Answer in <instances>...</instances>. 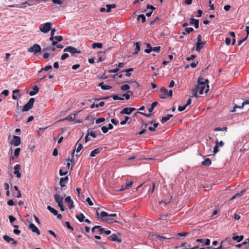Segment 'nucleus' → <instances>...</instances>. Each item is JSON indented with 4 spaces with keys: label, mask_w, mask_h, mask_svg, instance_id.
Returning <instances> with one entry per match:
<instances>
[{
    "label": "nucleus",
    "mask_w": 249,
    "mask_h": 249,
    "mask_svg": "<svg viewBox=\"0 0 249 249\" xmlns=\"http://www.w3.org/2000/svg\"><path fill=\"white\" fill-rule=\"evenodd\" d=\"M47 209L54 215H56L58 214V211L53 208L51 206H48Z\"/></svg>",
    "instance_id": "cd10ccee"
},
{
    "label": "nucleus",
    "mask_w": 249,
    "mask_h": 249,
    "mask_svg": "<svg viewBox=\"0 0 249 249\" xmlns=\"http://www.w3.org/2000/svg\"><path fill=\"white\" fill-rule=\"evenodd\" d=\"M69 57V54L67 53H64L61 57L62 60H65Z\"/></svg>",
    "instance_id": "774afa93"
},
{
    "label": "nucleus",
    "mask_w": 249,
    "mask_h": 249,
    "mask_svg": "<svg viewBox=\"0 0 249 249\" xmlns=\"http://www.w3.org/2000/svg\"><path fill=\"white\" fill-rule=\"evenodd\" d=\"M111 97L113 98V100H123L124 98L119 97L117 95H113L111 96Z\"/></svg>",
    "instance_id": "37998d69"
},
{
    "label": "nucleus",
    "mask_w": 249,
    "mask_h": 249,
    "mask_svg": "<svg viewBox=\"0 0 249 249\" xmlns=\"http://www.w3.org/2000/svg\"><path fill=\"white\" fill-rule=\"evenodd\" d=\"M108 239L111 241L117 242L118 243H121L122 242V239L121 238H119L118 235L116 234H112L108 237Z\"/></svg>",
    "instance_id": "9b49d317"
},
{
    "label": "nucleus",
    "mask_w": 249,
    "mask_h": 249,
    "mask_svg": "<svg viewBox=\"0 0 249 249\" xmlns=\"http://www.w3.org/2000/svg\"><path fill=\"white\" fill-rule=\"evenodd\" d=\"M224 143L223 141L219 142L217 139L215 142V145L213 148V153L216 154L219 151V147L223 146Z\"/></svg>",
    "instance_id": "423d86ee"
},
{
    "label": "nucleus",
    "mask_w": 249,
    "mask_h": 249,
    "mask_svg": "<svg viewBox=\"0 0 249 249\" xmlns=\"http://www.w3.org/2000/svg\"><path fill=\"white\" fill-rule=\"evenodd\" d=\"M190 24L191 25H194L195 28L197 29L199 27V20L192 17L190 19Z\"/></svg>",
    "instance_id": "2eb2a0df"
},
{
    "label": "nucleus",
    "mask_w": 249,
    "mask_h": 249,
    "mask_svg": "<svg viewBox=\"0 0 249 249\" xmlns=\"http://www.w3.org/2000/svg\"><path fill=\"white\" fill-rule=\"evenodd\" d=\"M66 226L68 228V229L73 230V228L70 225V223L69 221L66 222Z\"/></svg>",
    "instance_id": "4d7b16f0"
},
{
    "label": "nucleus",
    "mask_w": 249,
    "mask_h": 249,
    "mask_svg": "<svg viewBox=\"0 0 249 249\" xmlns=\"http://www.w3.org/2000/svg\"><path fill=\"white\" fill-rule=\"evenodd\" d=\"M232 239L233 240L236 241L237 242H241L244 238L243 235H233V236L232 237Z\"/></svg>",
    "instance_id": "b1692460"
},
{
    "label": "nucleus",
    "mask_w": 249,
    "mask_h": 249,
    "mask_svg": "<svg viewBox=\"0 0 249 249\" xmlns=\"http://www.w3.org/2000/svg\"><path fill=\"white\" fill-rule=\"evenodd\" d=\"M245 192V190H243V191H241L240 193H237L235 195L233 196L231 198V200H233V199L235 198L236 197H240L241 196H243Z\"/></svg>",
    "instance_id": "2f4dec72"
},
{
    "label": "nucleus",
    "mask_w": 249,
    "mask_h": 249,
    "mask_svg": "<svg viewBox=\"0 0 249 249\" xmlns=\"http://www.w3.org/2000/svg\"><path fill=\"white\" fill-rule=\"evenodd\" d=\"M51 26L52 23L51 22H47L40 25L39 29L42 32L46 33L51 29Z\"/></svg>",
    "instance_id": "20e7f679"
},
{
    "label": "nucleus",
    "mask_w": 249,
    "mask_h": 249,
    "mask_svg": "<svg viewBox=\"0 0 249 249\" xmlns=\"http://www.w3.org/2000/svg\"><path fill=\"white\" fill-rule=\"evenodd\" d=\"M35 102V98H31L29 100L28 102L23 107L22 111L23 112L27 111L31 109L33 107Z\"/></svg>",
    "instance_id": "39448f33"
},
{
    "label": "nucleus",
    "mask_w": 249,
    "mask_h": 249,
    "mask_svg": "<svg viewBox=\"0 0 249 249\" xmlns=\"http://www.w3.org/2000/svg\"><path fill=\"white\" fill-rule=\"evenodd\" d=\"M206 45V41H202L201 40V36L199 35L197 37V42L195 47H201Z\"/></svg>",
    "instance_id": "f8f14e48"
},
{
    "label": "nucleus",
    "mask_w": 249,
    "mask_h": 249,
    "mask_svg": "<svg viewBox=\"0 0 249 249\" xmlns=\"http://www.w3.org/2000/svg\"><path fill=\"white\" fill-rule=\"evenodd\" d=\"M52 50L53 52L55 51V48H44L42 50L43 52H46Z\"/></svg>",
    "instance_id": "8fccbe9b"
},
{
    "label": "nucleus",
    "mask_w": 249,
    "mask_h": 249,
    "mask_svg": "<svg viewBox=\"0 0 249 249\" xmlns=\"http://www.w3.org/2000/svg\"><path fill=\"white\" fill-rule=\"evenodd\" d=\"M3 238L7 243H9L10 242V240H9V239H10V236H9L8 235H4L3 236Z\"/></svg>",
    "instance_id": "bf43d9fd"
},
{
    "label": "nucleus",
    "mask_w": 249,
    "mask_h": 249,
    "mask_svg": "<svg viewBox=\"0 0 249 249\" xmlns=\"http://www.w3.org/2000/svg\"><path fill=\"white\" fill-rule=\"evenodd\" d=\"M167 90L164 88L162 87L161 88L159 92V97L161 99H165L167 96Z\"/></svg>",
    "instance_id": "0eeeda50"
},
{
    "label": "nucleus",
    "mask_w": 249,
    "mask_h": 249,
    "mask_svg": "<svg viewBox=\"0 0 249 249\" xmlns=\"http://www.w3.org/2000/svg\"><path fill=\"white\" fill-rule=\"evenodd\" d=\"M105 121V119L104 118H100L96 120L95 123L96 124H100L101 123L104 122Z\"/></svg>",
    "instance_id": "09e8293b"
},
{
    "label": "nucleus",
    "mask_w": 249,
    "mask_h": 249,
    "mask_svg": "<svg viewBox=\"0 0 249 249\" xmlns=\"http://www.w3.org/2000/svg\"><path fill=\"white\" fill-rule=\"evenodd\" d=\"M52 1L54 3H57L58 4H61L63 2V0H52Z\"/></svg>",
    "instance_id": "052dcab7"
},
{
    "label": "nucleus",
    "mask_w": 249,
    "mask_h": 249,
    "mask_svg": "<svg viewBox=\"0 0 249 249\" xmlns=\"http://www.w3.org/2000/svg\"><path fill=\"white\" fill-rule=\"evenodd\" d=\"M78 146L76 150L77 153L79 152L83 147L81 143H78Z\"/></svg>",
    "instance_id": "864d4df0"
},
{
    "label": "nucleus",
    "mask_w": 249,
    "mask_h": 249,
    "mask_svg": "<svg viewBox=\"0 0 249 249\" xmlns=\"http://www.w3.org/2000/svg\"><path fill=\"white\" fill-rule=\"evenodd\" d=\"M160 48H148L144 50V52L147 53H151L152 51H154L156 53L160 52Z\"/></svg>",
    "instance_id": "aec40b11"
},
{
    "label": "nucleus",
    "mask_w": 249,
    "mask_h": 249,
    "mask_svg": "<svg viewBox=\"0 0 249 249\" xmlns=\"http://www.w3.org/2000/svg\"><path fill=\"white\" fill-rule=\"evenodd\" d=\"M173 116L172 114H168L166 116L163 117L161 119V122L163 124L168 121Z\"/></svg>",
    "instance_id": "393cba45"
},
{
    "label": "nucleus",
    "mask_w": 249,
    "mask_h": 249,
    "mask_svg": "<svg viewBox=\"0 0 249 249\" xmlns=\"http://www.w3.org/2000/svg\"><path fill=\"white\" fill-rule=\"evenodd\" d=\"M189 234V233L188 232H179L177 234V236H182V237H185L187 235H188Z\"/></svg>",
    "instance_id": "603ef678"
},
{
    "label": "nucleus",
    "mask_w": 249,
    "mask_h": 249,
    "mask_svg": "<svg viewBox=\"0 0 249 249\" xmlns=\"http://www.w3.org/2000/svg\"><path fill=\"white\" fill-rule=\"evenodd\" d=\"M130 89V86L127 84L123 85L121 87V89L122 91H126Z\"/></svg>",
    "instance_id": "4c0bfd02"
},
{
    "label": "nucleus",
    "mask_w": 249,
    "mask_h": 249,
    "mask_svg": "<svg viewBox=\"0 0 249 249\" xmlns=\"http://www.w3.org/2000/svg\"><path fill=\"white\" fill-rule=\"evenodd\" d=\"M54 38L56 40L57 42V41L60 42V41H62L63 39V37L62 36H55L53 37V39Z\"/></svg>",
    "instance_id": "5fc2aeb1"
},
{
    "label": "nucleus",
    "mask_w": 249,
    "mask_h": 249,
    "mask_svg": "<svg viewBox=\"0 0 249 249\" xmlns=\"http://www.w3.org/2000/svg\"><path fill=\"white\" fill-rule=\"evenodd\" d=\"M20 151V149L19 148H17L14 152V155L16 157H18L19 155V153Z\"/></svg>",
    "instance_id": "3c124183"
},
{
    "label": "nucleus",
    "mask_w": 249,
    "mask_h": 249,
    "mask_svg": "<svg viewBox=\"0 0 249 249\" xmlns=\"http://www.w3.org/2000/svg\"><path fill=\"white\" fill-rule=\"evenodd\" d=\"M212 161L209 158H207L203 161H202V164L205 166H209L211 164Z\"/></svg>",
    "instance_id": "c85d7f7f"
},
{
    "label": "nucleus",
    "mask_w": 249,
    "mask_h": 249,
    "mask_svg": "<svg viewBox=\"0 0 249 249\" xmlns=\"http://www.w3.org/2000/svg\"><path fill=\"white\" fill-rule=\"evenodd\" d=\"M8 7H11V8H14V7L22 8V6H21V5L20 4H19L9 5H8Z\"/></svg>",
    "instance_id": "13d9d810"
},
{
    "label": "nucleus",
    "mask_w": 249,
    "mask_h": 249,
    "mask_svg": "<svg viewBox=\"0 0 249 249\" xmlns=\"http://www.w3.org/2000/svg\"><path fill=\"white\" fill-rule=\"evenodd\" d=\"M126 182V185H125V188H126V189L130 188L133 184V181H129L128 180H127Z\"/></svg>",
    "instance_id": "a19ab883"
},
{
    "label": "nucleus",
    "mask_w": 249,
    "mask_h": 249,
    "mask_svg": "<svg viewBox=\"0 0 249 249\" xmlns=\"http://www.w3.org/2000/svg\"><path fill=\"white\" fill-rule=\"evenodd\" d=\"M19 92V89H15L13 91L12 98L13 99L16 100L17 99V96L16 95V94H18Z\"/></svg>",
    "instance_id": "58836bf2"
},
{
    "label": "nucleus",
    "mask_w": 249,
    "mask_h": 249,
    "mask_svg": "<svg viewBox=\"0 0 249 249\" xmlns=\"http://www.w3.org/2000/svg\"><path fill=\"white\" fill-rule=\"evenodd\" d=\"M231 39L230 38L226 37L225 39V43L227 45H229L231 44Z\"/></svg>",
    "instance_id": "338daca9"
},
{
    "label": "nucleus",
    "mask_w": 249,
    "mask_h": 249,
    "mask_svg": "<svg viewBox=\"0 0 249 249\" xmlns=\"http://www.w3.org/2000/svg\"><path fill=\"white\" fill-rule=\"evenodd\" d=\"M137 20L140 21V20H142V23H144L145 22V20H146V18L145 17V16L143 14H141L140 15L138 16V18H137Z\"/></svg>",
    "instance_id": "473e14b6"
},
{
    "label": "nucleus",
    "mask_w": 249,
    "mask_h": 249,
    "mask_svg": "<svg viewBox=\"0 0 249 249\" xmlns=\"http://www.w3.org/2000/svg\"><path fill=\"white\" fill-rule=\"evenodd\" d=\"M8 217H9L10 222L11 223H13L16 220V218L12 215H9Z\"/></svg>",
    "instance_id": "680f3d73"
},
{
    "label": "nucleus",
    "mask_w": 249,
    "mask_h": 249,
    "mask_svg": "<svg viewBox=\"0 0 249 249\" xmlns=\"http://www.w3.org/2000/svg\"><path fill=\"white\" fill-rule=\"evenodd\" d=\"M88 133L89 135V136H90L92 137L93 138L96 137V135L95 133L92 131H89V129L88 130Z\"/></svg>",
    "instance_id": "a18cd8bd"
},
{
    "label": "nucleus",
    "mask_w": 249,
    "mask_h": 249,
    "mask_svg": "<svg viewBox=\"0 0 249 249\" xmlns=\"http://www.w3.org/2000/svg\"><path fill=\"white\" fill-rule=\"evenodd\" d=\"M102 148H97L92 151L90 154V157H94L96 155L99 154L100 152L102 151Z\"/></svg>",
    "instance_id": "a211bd4d"
},
{
    "label": "nucleus",
    "mask_w": 249,
    "mask_h": 249,
    "mask_svg": "<svg viewBox=\"0 0 249 249\" xmlns=\"http://www.w3.org/2000/svg\"><path fill=\"white\" fill-rule=\"evenodd\" d=\"M29 228L32 231V232L36 233L37 235H39L40 234L39 229L33 223H30L29 224Z\"/></svg>",
    "instance_id": "4468645a"
},
{
    "label": "nucleus",
    "mask_w": 249,
    "mask_h": 249,
    "mask_svg": "<svg viewBox=\"0 0 249 249\" xmlns=\"http://www.w3.org/2000/svg\"><path fill=\"white\" fill-rule=\"evenodd\" d=\"M56 202L58 204V206L60 207L61 211H64L65 208L63 205V197L61 196L58 194H56L54 196Z\"/></svg>",
    "instance_id": "7ed1b4c3"
},
{
    "label": "nucleus",
    "mask_w": 249,
    "mask_h": 249,
    "mask_svg": "<svg viewBox=\"0 0 249 249\" xmlns=\"http://www.w3.org/2000/svg\"><path fill=\"white\" fill-rule=\"evenodd\" d=\"M86 201L89 206H92L93 205V203H92V201L91 200L89 197L87 198Z\"/></svg>",
    "instance_id": "0e129e2a"
},
{
    "label": "nucleus",
    "mask_w": 249,
    "mask_h": 249,
    "mask_svg": "<svg viewBox=\"0 0 249 249\" xmlns=\"http://www.w3.org/2000/svg\"><path fill=\"white\" fill-rule=\"evenodd\" d=\"M249 104V99L246 100L245 101H244L242 103V105L241 107H238L236 105H235L233 108V109L232 110L231 112H234L235 111V107H238V108H241L243 106H244L246 105Z\"/></svg>",
    "instance_id": "7c9ffc66"
},
{
    "label": "nucleus",
    "mask_w": 249,
    "mask_h": 249,
    "mask_svg": "<svg viewBox=\"0 0 249 249\" xmlns=\"http://www.w3.org/2000/svg\"><path fill=\"white\" fill-rule=\"evenodd\" d=\"M128 93H130L131 95H133V92L130 90L127 91L125 93H124L123 96L125 97L126 100H129L130 98V94Z\"/></svg>",
    "instance_id": "f704fd0d"
},
{
    "label": "nucleus",
    "mask_w": 249,
    "mask_h": 249,
    "mask_svg": "<svg viewBox=\"0 0 249 249\" xmlns=\"http://www.w3.org/2000/svg\"><path fill=\"white\" fill-rule=\"evenodd\" d=\"M103 233H105L106 235H109L111 233V231L110 230L106 231L104 228H103V229H101L100 234H102Z\"/></svg>",
    "instance_id": "ea45409f"
},
{
    "label": "nucleus",
    "mask_w": 249,
    "mask_h": 249,
    "mask_svg": "<svg viewBox=\"0 0 249 249\" xmlns=\"http://www.w3.org/2000/svg\"><path fill=\"white\" fill-rule=\"evenodd\" d=\"M41 48H28V52L30 53H33L35 54H37L38 53H41Z\"/></svg>",
    "instance_id": "f3484780"
},
{
    "label": "nucleus",
    "mask_w": 249,
    "mask_h": 249,
    "mask_svg": "<svg viewBox=\"0 0 249 249\" xmlns=\"http://www.w3.org/2000/svg\"><path fill=\"white\" fill-rule=\"evenodd\" d=\"M51 37L49 38L50 40H53V35L55 32V29H51Z\"/></svg>",
    "instance_id": "de8ad7c7"
},
{
    "label": "nucleus",
    "mask_w": 249,
    "mask_h": 249,
    "mask_svg": "<svg viewBox=\"0 0 249 249\" xmlns=\"http://www.w3.org/2000/svg\"><path fill=\"white\" fill-rule=\"evenodd\" d=\"M65 202L68 204L69 209H71L74 207L73 202L71 200V196H68L65 199Z\"/></svg>",
    "instance_id": "ddd939ff"
},
{
    "label": "nucleus",
    "mask_w": 249,
    "mask_h": 249,
    "mask_svg": "<svg viewBox=\"0 0 249 249\" xmlns=\"http://www.w3.org/2000/svg\"><path fill=\"white\" fill-rule=\"evenodd\" d=\"M194 31V29L192 27L187 28L186 27L185 28V32H183V35H187L189 33H190L191 32H193Z\"/></svg>",
    "instance_id": "c9c22d12"
},
{
    "label": "nucleus",
    "mask_w": 249,
    "mask_h": 249,
    "mask_svg": "<svg viewBox=\"0 0 249 249\" xmlns=\"http://www.w3.org/2000/svg\"><path fill=\"white\" fill-rule=\"evenodd\" d=\"M52 68V67L51 65L47 66L45 67L42 68L40 71H39V72H40L42 70H44L45 71H48L49 70L51 69Z\"/></svg>",
    "instance_id": "c03bdc74"
},
{
    "label": "nucleus",
    "mask_w": 249,
    "mask_h": 249,
    "mask_svg": "<svg viewBox=\"0 0 249 249\" xmlns=\"http://www.w3.org/2000/svg\"><path fill=\"white\" fill-rule=\"evenodd\" d=\"M21 143L20 138L18 136H14L13 140L11 142V143L16 146L19 145Z\"/></svg>",
    "instance_id": "6e6552de"
},
{
    "label": "nucleus",
    "mask_w": 249,
    "mask_h": 249,
    "mask_svg": "<svg viewBox=\"0 0 249 249\" xmlns=\"http://www.w3.org/2000/svg\"><path fill=\"white\" fill-rule=\"evenodd\" d=\"M135 108L133 107H125L120 112L121 114H130L133 111L135 110Z\"/></svg>",
    "instance_id": "9d476101"
},
{
    "label": "nucleus",
    "mask_w": 249,
    "mask_h": 249,
    "mask_svg": "<svg viewBox=\"0 0 249 249\" xmlns=\"http://www.w3.org/2000/svg\"><path fill=\"white\" fill-rule=\"evenodd\" d=\"M187 107L185 105L184 106H178V110L180 112L183 111Z\"/></svg>",
    "instance_id": "6e6d98bb"
},
{
    "label": "nucleus",
    "mask_w": 249,
    "mask_h": 249,
    "mask_svg": "<svg viewBox=\"0 0 249 249\" xmlns=\"http://www.w3.org/2000/svg\"><path fill=\"white\" fill-rule=\"evenodd\" d=\"M158 104V103L157 102H153L151 104V106L150 108H149L148 109L149 112H152L153 111V110H154V108L157 106Z\"/></svg>",
    "instance_id": "72a5a7b5"
},
{
    "label": "nucleus",
    "mask_w": 249,
    "mask_h": 249,
    "mask_svg": "<svg viewBox=\"0 0 249 249\" xmlns=\"http://www.w3.org/2000/svg\"><path fill=\"white\" fill-rule=\"evenodd\" d=\"M106 12L109 13L111 12L112 8H115L116 7V5L115 4H107L106 5Z\"/></svg>",
    "instance_id": "5701e85b"
},
{
    "label": "nucleus",
    "mask_w": 249,
    "mask_h": 249,
    "mask_svg": "<svg viewBox=\"0 0 249 249\" xmlns=\"http://www.w3.org/2000/svg\"><path fill=\"white\" fill-rule=\"evenodd\" d=\"M75 119V115L74 114H70L64 120H69L71 121H74Z\"/></svg>",
    "instance_id": "e433bc0d"
},
{
    "label": "nucleus",
    "mask_w": 249,
    "mask_h": 249,
    "mask_svg": "<svg viewBox=\"0 0 249 249\" xmlns=\"http://www.w3.org/2000/svg\"><path fill=\"white\" fill-rule=\"evenodd\" d=\"M203 79L199 77L197 79L198 85L196 86V88L192 89L193 95L192 97H197V92L199 94H202L203 93V90L206 88V85L208 83V80L206 79L205 81H203Z\"/></svg>",
    "instance_id": "f257e3e1"
},
{
    "label": "nucleus",
    "mask_w": 249,
    "mask_h": 249,
    "mask_svg": "<svg viewBox=\"0 0 249 249\" xmlns=\"http://www.w3.org/2000/svg\"><path fill=\"white\" fill-rule=\"evenodd\" d=\"M33 89V91L34 92H36V93H37L38 91H39V88L38 87H37V85H35L32 88Z\"/></svg>",
    "instance_id": "e2e57ef3"
},
{
    "label": "nucleus",
    "mask_w": 249,
    "mask_h": 249,
    "mask_svg": "<svg viewBox=\"0 0 249 249\" xmlns=\"http://www.w3.org/2000/svg\"><path fill=\"white\" fill-rule=\"evenodd\" d=\"M76 217L80 222H83L85 218L84 215L82 213L77 214Z\"/></svg>",
    "instance_id": "c756f323"
},
{
    "label": "nucleus",
    "mask_w": 249,
    "mask_h": 249,
    "mask_svg": "<svg viewBox=\"0 0 249 249\" xmlns=\"http://www.w3.org/2000/svg\"><path fill=\"white\" fill-rule=\"evenodd\" d=\"M227 127H224L223 128L220 127H215L214 128L213 131H227Z\"/></svg>",
    "instance_id": "79ce46f5"
},
{
    "label": "nucleus",
    "mask_w": 249,
    "mask_h": 249,
    "mask_svg": "<svg viewBox=\"0 0 249 249\" xmlns=\"http://www.w3.org/2000/svg\"><path fill=\"white\" fill-rule=\"evenodd\" d=\"M99 86L100 87L101 89L104 90L110 89L112 88L110 86L104 85L103 82L100 83L99 84Z\"/></svg>",
    "instance_id": "bb28decb"
},
{
    "label": "nucleus",
    "mask_w": 249,
    "mask_h": 249,
    "mask_svg": "<svg viewBox=\"0 0 249 249\" xmlns=\"http://www.w3.org/2000/svg\"><path fill=\"white\" fill-rule=\"evenodd\" d=\"M64 52H69L71 54H74L76 53H81V52L80 51L78 50L75 48H65L64 50Z\"/></svg>",
    "instance_id": "1a4fd4ad"
},
{
    "label": "nucleus",
    "mask_w": 249,
    "mask_h": 249,
    "mask_svg": "<svg viewBox=\"0 0 249 249\" xmlns=\"http://www.w3.org/2000/svg\"><path fill=\"white\" fill-rule=\"evenodd\" d=\"M101 129H102L103 132L104 133H107V131H108V128H107V127L105 126H102L101 128Z\"/></svg>",
    "instance_id": "69168bd1"
},
{
    "label": "nucleus",
    "mask_w": 249,
    "mask_h": 249,
    "mask_svg": "<svg viewBox=\"0 0 249 249\" xmlns=\"http://www.w3.org/2000/svg\"><path fill=\"white\" fill-rule=\"evenodd\" d=\"M100 216L101 217H105L107 216L116 217L117 214L114 213L111 214H108L107 213L103 211L100 213Z\"/></svg>",
    "instance_id": "412c9836"
},
{
    "label": "nucleus",
    "mask_w": 249,
    "mask_h": 249,
    "mask_svg": "<svg viewBox=\"0 0 249 249\" xmlns=\"http://www.w3.org/2000/svg\"><path fill=\"white\" fill-rule=\"evenodd\" d=\"M20 169V165L19 164H17L14 167V174L16 175L17 177L18 178H19L21 177V174L19 172V170Z\"/></svg>",
    "instance_id": "dca6fc26"
},
{
    "label": "nucleus",
    "mask_w": 249,
    "mask_h": 249,
    "mask_svg": "<svg viewBox=\"0 0 249 249\" xmlns=\"http://www.w3.org/2000/svg\"><path fill=\"white\" fill-rule=\"evenodd\" d=\"M156 236L158 240L160 239H170L173 238H177V237H174L172 235L169 234H163L162 235H157L156 234H154V233H150L149 234V237H153L154 236Z\"/></svg>",
    "instance_id": "f03ea898"
},
{
    "label": "nucleus",
    "mask_w": 249,
    "mask_h": 249,
    "mask_svg": "<svg viewBox=\"0 0 249 249\" xmlns=\"http://www.w3.org/2000/svg\"><path fill=\"white\" fill-rule=\"evenodd\" d=\"M35 0H28L26 1H25V2L21 3L20 4L22 6V8L26 7V5H28L29 6H32L35 4V3H34Z\"/></svg>",
    "instance_id": "6ab92c4d"
},
{
    "label": "nucleus",
    "mask_w": 249,
    "mask_h": 249,
    "mask_svg": "<svg viewBox=\"0 0 249 249\" xmlns=\"http://www.w3.org/2000/svg\"><path fill=\"white\" fill-rule=\"evenodd\" d=\"M91 47H103V44L100 42L93 43L91 45Z\"/></svg>",
    "instance_id": "49530a36"
},
{
    "label": "nucleus",
    "mask_w": 249,
    "mask_h": 249,
    "mask_svg": "<svg viewBox=\"0 0 249 249\" xmlns=\"http://www.w3.org/2000/svg\"><path fill=\"white\" fill-rule=\"evenodd\" d=\"M68 179L69 178L67 176L65 177L64 178H60L59 184L61 187H64L66 186L64 182H65V181H68Z\"/></svg>",
    "instance_id": "4be33fe9"
},
{
    "label": "nucleus",
    "mask_w": 249,
    "mask_h": 249,
    "mask_svg": "<svg viewBox=\"0 0 249 249\" xmlns=\"http://www.w3.org/2000/svg\"><path fill=\"white\" fill-rule=\"evenodd\" d=\"M102 220L105 221L107 223H112L113 222H118L117 221L114 220L112 218H105V217H102Z\"/></svg>",
    "instance_id": "a878e982"
}]
</instances>
